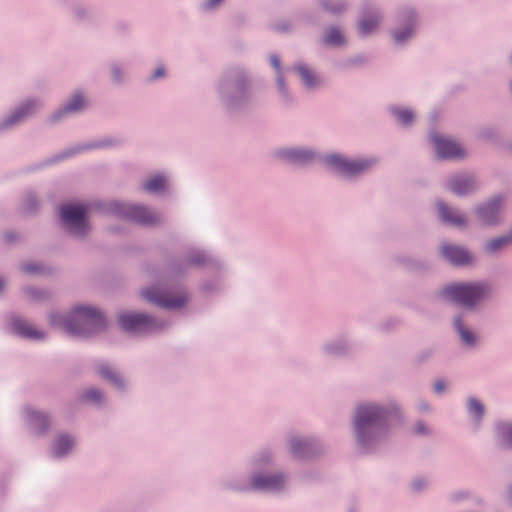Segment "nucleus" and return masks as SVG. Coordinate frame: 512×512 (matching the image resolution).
Masks as SVG:
<instances>
[{
  "label": "nucleus",
  "mask_w": 512,
  "mask_h": 512,
  "mask_svg": "<svg viewBox=\"0 0 512 512\" xmlns=\"http://www.w3.org/2000/svg\"><path fill=\"white\" fill-rule=\"evenodd\" d=\"M414 31V27L412 24H410L407 28H405L404 31H396L394 33V38L397 43H402L406 39H408Z\"/></svg>",
  "instance_id": "32"
},
{
  "label": "nucleus",
  "mask_w": 512,
  "mask_h": 512,
  "mask_svg": "<svg viewBox=\"0 0 512 512\" xmlns=\"http://www.w3.org/2000/svg\"><path fill=\"white\" fill-rule=\"evenodd\" d=\"M23 269L29 273H39L42 271V267L36 263L25 264Z\"/></svg>",
  "instance_id": "33"
},
{
  "label": "nucleus",
  "mask_w": 512,
  "mask_h": 512,
  "mask_svg": "<svg viewBox=\"0 0 512 512\" xmlns=\"http://www.w3.org/2000/svg\"><path fill=\"white\" fill-rule=\"evenodd\" d=\"M74 446V441L67 435H61L55 441L52 453L55 457H61L67 454Z\"/></svg>",
  "instance_id": "18"
},
{
  "label": "nucleus",
  "mask_w": 512,
  "mask_h": 512,
  "mask_svg": "<svg viewBox=\"0 0 512 512\" xmlns=\"http://www.w3.org/2000/svg\"><path fill=\"white\" fill-rule=\"evenodd\" d=\"M112 211L120 217L127 218L143 224H153L157 221V215L142 206L115 202Z\"/></svg>",
  "instance_id": "7"
},
{
  "label": "nucleus",
  "mask_w": 512,
  "mask_h": 512,
  "mask_svg": "<svg viewBox=\"0 0 512 512\" xmlns=\"http://www.w3.org/2000/svg\"><path fill=\"white\" fill-rule=\"evenodd\" d=\"M325 162L328 166L345 176L358 175L372 165V161L370 160H349L338 154H330L326 156Z\"/></svg>",
  "instance_id": "5"
},
{
  "label": "nucleus",
  "mask_w": 512,
  "mask_h": 512,
  "mask_svg": "<svg viewBox=\"0 0 512 512\" xmlns=\"http://www.w3.org/2000/svg\"><path fill=\"white\" fill-rule=\"evenodd\" d=\"M396 410H383L376 405H361L355 417V430L359 444L370 449L385 433Z\"/></svg>",
  "instance_id": "1"
},
{
  "label": "nucleus",
  "mask_w": 512,
  "mask_h": 512,
  "mask_svg": "<svg viewBox=\"0 0 512 512\" xmlns=\"http://www.w3.org/2000/svg\"><path fill=\"white\" fill-rule=\"evenodd\" d=\"M325 42L330 45H340L344 42V37L339 29L330 28L326 31Z\"/></svg>",
  "instance_id": "26"
},
{
  "label": "nucleus",
  "mask_w": 512,
  "mask_h": 512,
  "mask_svg": "<svg viewBox=\"0 0 512 512\" xmlns=\"http://www.w3.org/2000/svg\"><path fill=\"white\" fill-rule=\"evenodd\" d=\"M86 105V101L84 97L80 94H75L72 96L68 104L64 107L62 112H77L84 108Z\"/></svg>",
  "instance_id": "24"
},
{
  "label": "nucleus",
  "mask_w": 512,
  "mask_h": 512,
  "mask_svg": "<svg viewBox=\"0 0 512 512\" xmlns=\"http://www.w3.org/2000/svg\"><path fill=\"white\" fill-rule=\"evenodd\" d=\"M120 326L130 332H150L158 328L157 322L144 314L125 312L119 315Z\"/></svg>",
  "instance_id": "8"
},
{
  "label": "nucleus",
  "mask_w": 512,
  "mask_h": 512,
  "mask_svg": "<svg viewBox=\"0 0 512 512\" xmlns=\"http://www.w3.org/2000/svg\"><path fill=\"white\" fill-rule=\"evenodd\" d=\"M222 0H208L206 3H205V6L207 8H213L215 6H217Z\"/></svg>",
  "instance_id": "39"
},
{
  "label": "nucleus",
  "mask_w": 512,
  "mask_h": 512,
  "mask_svg": "<svg viewBox=\"0 0 512 512\" xmlns=\"http://www.w3.org/2000/svg\"><path fill=\"white\" fill-rule=\"evenodd\" d=\"M468 408H469V413L471 415H475L477 417H480L483 415L484 413V407L483 405L477 401L476 399L474 398H471L468 402Z\"/></svg>",
  "instance_id": "30"
},
{
  "label": "nucleus",
  "mask_w": 512,
  "mask_h": 512,
  "mask_svg": "<svg viewBox=\"0 0 512 512\" xmlns=\"http://www.w3.org/2000/svg\"><path fill=\"white\" fill-rule=\"evenodd\" d=\"M277 81H278V85H279V87H281V88H282V86H283V79H282V77H281L280 75L278 76Z\"/></svg>",
  "instance_id": "41"
},
{
  "label": "nucleus",
  "mask_w": 512,
  "mask_h": 512,
  "mask_svg": "<svg viewBox=\"0 0 512 512\" xmlns=\"http://www.w3.org/2000/svg\"><path fill=\"white\" fill-rule=\"evenodd\" d=\"M455 327L458 330V332L461 336V339L465 344H467V345L474 344L475 335L471 331H469L463 327L462 322L459 318L455 320Z\"/></svg>",
  "instance_id": "27"
},
{
  "label": "nucleus",
  "mask_w": 512,
  "mask_h": 512,
  "mask_svg": "<svg viewBox=\"0 0 512 512\" xmlns=\"http://www.w3.org/2000/svg\"><path fill=\"white\" fill-rule=\"evenodd\" d=\"M51 322L73 336H91L106 326L102 313L86 305L76 306L69 316L55 313L51 315Z\"/></svg>",
  "instance_id": "2"
},
{
  "label": "nucleus",
  "mask_w": 512,
  "mask_h": 512,
  "mask_svg": "<svg viewBox=\"0 0 512 512\" xmlns=\"http://www.w3.org/2000/svg\"><path fill=\"white\" fill-rule=\"evenodd\" d=\"M501 215V198H494L478 209V216L485 225H495Z\"/></svg>",
  "instance_id": "10"
},
{
  "label": "nucleus",
  "mask_w": 512,
  "mask_h": 512,
  "mask_svg": "<svg viewBox=\"0 0 512 512\" xmlns=\"http://www.w3.org/2000/svg\"><path fill=\"white\" fill-rule=\"evenodd\" d=\"M512 245V230L508 235H504L501 237L494 238L488 242H486L484 246V250L487 253L495 254L498 253L508 246Z\"/></svg>",
  "instance_id": "16"
},
{
  "label": "nucleus",
  "mask_w": 512,
  "mask_h": 512,
  "mask_svg": "<svg viewBox=\"0 0 512 512\" xmlns=\"http://www.w3.org/2000/svg\"><path fill=\"white\" fill-rule=\"evenodd\" d=\"M434 388L436 392L441 393L445 390L446 383L443 380H438L435 382Z\"/></svg>",
  "instance_id": "36"
},
{
  "label": "nucleus",
  "mask_w": 512,
  "mask_h": 512,
  "mask_svg": "<svg viewBox=\"0 0 512 512\" xmlns=\"http://www.w3.org/2000/svg\"><path fill=\"white\" fill-rule=\"evenodd\" d=\"M416 432H417V433H424V432H425V427H424V425H423V424H418V425L416 426Z\"/></svg>",
  "instance_id": "40"
},
{
  "label": "nucleus",
  "mask_w": 512,
  "mask_h": 512,
  "mask_svg": "<svg viewBox=\"0 0 512 512\" xmlns=\"http://www.w3.org/2000/svg\"><path fill=\"white\" fill-rule=\"evenodd\" d=\"M203 261H204V257L199 258V259H196V260H195V263L200 264V263H202Z\"/></svg>",
  "instance_id": "44"
},
{
  "label": "nucleus",
  "mask_w": 512,
  "mask_h": 512,
  "mask_svg": "<svg viewBox=\"0 0 512 512\" xmlns=\"http://www.w3.org/2000/svg\"><path fill=\"white\" fill-rule=\"evenodd\" d=\"M167 185V178L164 175L157 174L145 181L144 188L149 192H160L164 190Z\"/></svg>",
  "instance_id": "19"
},
{
  "label": "nucleus",
  "mask_w": 512,
  "mask_h": 512,
  "mask_svg": "<svg viewBox=\"0 0 512 512\" xmlns=\"http://www.w3.org/2000/svg\"><path fill=\"white\" fill-rule=\"evenodd\" d=\"M253 486L263 490H279L283 487L284 478L281 475L255 476Z\"/></svg>",
  "instance_id": "13"
},
{
  "label": "nucleus",
  "mask_w": 512,
  "mask_h": 512,
  "mask_svg": "<svg viewBox=\"0 0 512 512\" xmlns=\"http://www.w3.org/2000/svg\"><path fill=\"white\" fill-rule=\"evenodd\" d=\"M101 397V393L98 390L93 389L87 392V398L92 401L99 402Z\"/></svg>",
  "instance_id": "34"
},
{
  "label": "nucleus",
  "mask_w": 512,
  "mask_h": 512,
  "mask_svg": "<svg viewBox=\"0 0 512 512\" xmlns=\"http://www.w3.org/2000/svg\"><path fill=\"white\" fill-rule=\"evenodd\" d=\"M442 255L456 265L467 264L471 261V254L462 247L445 243L441 248Z\"/></svg>",
  "instance_id": "11"
},
{
  "label": "nucleus",
  "mask_w": 512,
  "mask_h": 512,
  "mask_svg": "<svg viewBox=\"0 0 512 512\" xmlns=\"http://www.w3.org/2000/svg\"><path fill=\"white\" fill-rule=\"evenodd\" d=\"M87 212L88 206L82 203H66L60 209L63 224L77 236L85 235L89 230Z\"/></svg>",
  "instance_id": "4"
},
{
  "label": "nucleus",
  "mask_w": 512,
  "mask_h": 512,
  "mask_svg": "<svg viewBox=\"0 0 512 512\" xmlns=\"http://www.w3.org/2000/svg\"><path fill=\"white\" fill-rule=\"evenodd\" d=\"M476 188V182L472 176L456 175L449 181V189L458 195H465Z\"/></svg>",
  "instance_id": "12"
},
{
  "label": "nucleus",
  "mask_w": 512,
  "mask_h": 512,
  "mask_svg": "<svg viewBox=\"0 0 512 512\" xmlns=\"http://www.w3.org/2000/svg\"><path fill=\"white\" fill-rule=\"evenodd\" d=\"M443 294L450 300L470 307L487 294L484 284H451L443 289Z\"/></svg>",
  "instance_id": "3"
},
{
  "label": "nucleus",
  "mask_w": 512,
  "mask_h": 512,
  "mask_svg": "<svg viewBox=\"0 0 512 512\" xmlns=\"http://www.w3.org/2000/svg\"><path fill=\"white\" fill-rule=\"evenodd\" d=\"M508 500H509L510 504L512 505V488L509 490Z\"/></svg>",
  "instance_id": "42"
},
{
  "label": "nucleus",
  "mask_w": 512,
  "mask_h": 512,
  "mask_svg": "<svg viewBox=\"0 0 512 512\" xmlns=\"http://www.w3.org/2000/svg\"><path fill=\"white\" fill-rule=\"evenodd\" d=\"M280 153L282 157L296 163H307L314 157L311 151L304 149H285Z\"/></svg>",
  "instance_id": "17"
},
{
  "label": "nucleus",
  "mask_w": 512,
  "mask_h": 512,
  "mask_svg": "<svg viewBox=\"0 0 512 512\" xmlns=\"http://www.w3.org/2000/svg\"><path fill=\"white\" fill-rule=\"evenodd\" d=\"M379 24L378 16H366L359 22V32L362 35H367L374 31Z\"/></svg>",
  "instance_id": "23"
},
{
  "label": "nucleus",
  "mask_w": 512,
  "mask_h": 512,
  "mask_svg": "<svg viewBox=\"0 0 512 512\" xmlns=\"http://www.w3.org/2000/svg\"><path fill=\"white\" fill-rule=\"evenodd\" d=\"M391 111L397 120L402 124H409L414 119V114L412 111L406 108L393 107L391 108Z\"/></svg>",
  "instance_id": "25"
},
{
  "label": "nucleus",
  "mask_w": 512,
  "mask_h": 512,
  "mask_svg": "<svg viewBox=\"0 0 512 512\" xmlns=\"http://www.w3.org/2000/svg\"><path fill=\"white\" fill-rule=\"evenodd\" d=\"M272 66L279 72L280 71V59L276 55L270 57Z\"/></svg>",
  "instance_id": "37"
},
{
  "label": "nucleus",
  "mask_w": 512,
  "mask_h": 512,
  "mask_svg": "<svg viewBox=\"0 0 512 512\" xmlns=\"http://www.w3.org/2000/svg\"><path fill=\"white\" fill-rule=\"evenodd\" d=\"M498 433L501 439L508 445L512 446V423H503L498 426Z\"/></svg>",
  "instance_id": "29"
},
{
  "label": "nucleus",
  "mask_w": 512,
  "mask_h": 512,
  "mask_svg": "<svg viewBox=\"0 0 512 512\" xmlns=\"http://www.w3.org/2000/svg\"><path fill=\"white\" fill-rule=\"evenodd\" d=\"M437 206L439 215L445 222L456 226L466 223L465 216L459 211L446 206L444 203H439Z\"/></svg>",
  "instance_id": "15"
},
{
  "label": "nucleus",
  "mask_w": 512,
  "mask_h": 512,
  "mask_svg": "<svg viewBox=\"0 0 512 512\" xmlns=\"http://www.w3.org/2000/svg\"><path fill=\"white\" fill-rule=\"evenodd\" d=\"M431 140L441 158H457L464 155V149L461 145L450 138L432 135Z\"/></svg>",
  "instance_id": "9"
},
{
  "label": "nucleus",
  "mask_w": 512,
  "mask_h": 512,
  "mask_svg": "<svg viewBox=\"0 0 512 512\" xmlns=\"http://www.w3.org/2000/svg\"><path fill=\"white\" fill-rule=\"evenodd\" d=\"M163 75H164V69L162 67H158L153 74V78L158 79V78L162 77Z\"/></svg>",
  "instance_id": "38"
},
{
  "label": "nucleus",
  "mask_w": 512,
  "mask_h": 512,
  "mask_svg": "<svg viewBox=\"0 0 512 512\" xmlns=\"http://www.w3.org/2000/svg\"><path fill=\"white\" fill-rule=\"evenodd\" d=\"M413 487H414V489H416V490H418V489H420V488H421V486H420V485H418V482H416V481L413 483Z\"/></svg>",
  "instance_id": "43"
},
{
  "label": "nucleus",
  "mask_w": 512,
  "mask_h": 512,
  "mask_svg": "<svg viewBox=\"0 0 512 512\" xmlns=\"http://www.w3.org/2000/svg\"><path fill=\"white\" fill-rule=\"evenodd\" d=\"M99 374L111 383L120 386L121 377L112 367L107 363H100L98 365Z\"/></svg>",
  "instance_id": "22"
},
{
  "label": "nucleus",
  "mask_w": 512,
  "mask_h": 512,
  "mask_svg": "<svg viewBox=\"0 0 512 512\" xmlns=\"http://www.w3.org/2000/svg\"><path fill=\"white\" fill-rule=\"evenodd\" d=\"M325 8L332 12H340L342 9H344V4L342 2H338L335 5H329V4L325 3Z\"/></svg>",
  "instance_id": "35"
},
{
  "label": "nucleus",
  "mask_w": 512,
  "mask_h": 512,
  "mask_svg": "<svg viewBox=\"0 0 512 512\" xmlns=\"http://www.w3.org/2000/svg\"><path fill=\"white\" fill-rule=\"evenodd\" d=\"M13 329L21 336L29 339H42L44 334L31 323L23 319H15L12 323Z\"/></svg>",
  "instance_id": "14"
},
{
  "label": "nucleus",
  "mask_w": 512,
  "mask_h": 512,
  "mask_svg": "<svg viewBox=\"0 0 512 512\" xmlns=\"http://www.w3.org/2000/svg\"><path fill=\"white\" fill-rule=\"evenodd\" d=\"M35 106L34 102L25 103L18 110H16L5 122L4 126L9 127L20 122L25 116L30 114L32 107Z\"/></svg>",
  "instance_id": "20"
},
{
  "label": "nucleus",
  "mask_w": 512,
  "mask_h": 512,
  "mask_svg": "<svg viewBox=\"0 0 512 512\" xmlns=\"http://www.w3.org/2000/svg\"><path fill=\"white\" fill-rule=\"evenodd\" d=\"M142 296L149 302L160 307L174 309L185 304L187 297L185 294H172L161 290L158 287H150L142 291Z\"/></svg>",
  "instance_id": "6"
},
{
  "label": "nucleus",
  "mask_w": 512,
  "mask_h": 512,
  "mask_svg": "<svg viewBox=\"0 0 512 512\" xmlns=\"http://www.w3.org/2000/svg\"><path fill=\"white\" fill-rule=\"evenodd\" d=\"M306 445H307L306 441H304L301 438L292 439L291 442H290V446H291V449H292L293 453H295L297 455H304L305 454L304 447Z\"/></svg>",
  "instance_id": "31"
},
{
  "label": "nucleus",
  "mask_w": 512,
  "mask_h": 512,
  "mask_svg": "<svg viewBox=\"0 0 512 512\" xmlns=\"http://www.w3.org/2000/svg\"><path fill=\"white\" fill-rule=\"evenodd\" d=\"M296 69L307 87L314 88L320 83V78L306 66L299 65Z\"/></svg>",
  "instance_id": "21"
},
{
  "label": "nucleus",
  "mask_w": 512,
  "mask_h": 512,
  "mask_svg": "<svg viewBox=\"0 0 512 512\" xmlns=\"http://www.w3.org/2000/svg\"><path fill=\"white\" fill-rule=\"evenodd\" d=\"M28 414L30 421L33 424H35V426H38L40 429H44L48 425V419L44 413L32 411L29 409Z\"/></svg>",
  "instance_id": "28"
}]
</instances>
